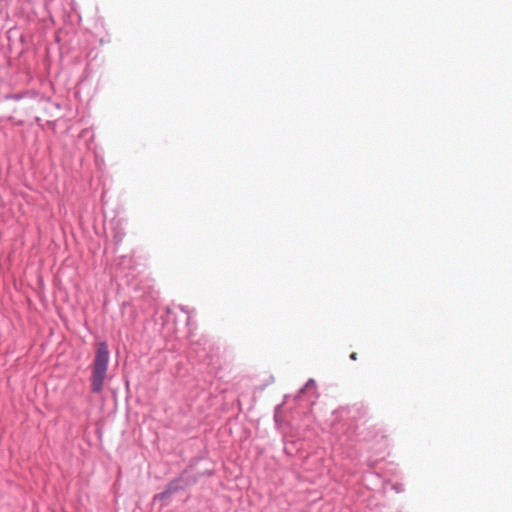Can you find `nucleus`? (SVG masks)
Listing matches in <instances>:
<instances>
[{"label":"nucleus","instance_id":"nucleus-1","mask_svg":"<svg viewBox=\"0 0 512 512\" xmlns=\"http://www.w3.org/2000/svg\"><path fill=\"white\" fill-rule=\"evenodd\" d=\"M110 353L106 342H99L96 345L95 356L91 364V391L99 393L102 391L107 377Z\"/></svg>","mask_w":512,"mask_h":512},{"label":"nucleus","instance_id":"nucleus-2","mask_svg":"<svg viewBox=\"0 0 512 512\" xmlns=\"http://www.w3.org/2000/svg\"><path fill=\"white\" fill-rule=\"evenodd\" d=\"M174 491H175V489L169 487L165 492L159 494L158 497L161 499H164V498L170 496Z\"/></svg>","mask_w":512,"mask_h":512},{"label":"nucleus","instance_id":"nucleus-3","mask_svg":"<svg viewBox=\"0 0 512 512\" xmlns=\"http://www.w3.org/2000/svg\"><path fill=\"white\" fill-rule=\"evenodd\" d=\"M350 358L352 360H357V353L356 352L351 353Z\"/></svg>","mask_w":512,"mask_h":512}]
</instances>
